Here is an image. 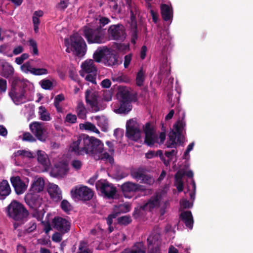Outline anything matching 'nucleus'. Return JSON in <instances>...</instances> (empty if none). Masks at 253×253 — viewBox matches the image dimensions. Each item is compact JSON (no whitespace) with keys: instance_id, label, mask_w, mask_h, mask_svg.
<instances>
[{"instance_id":"1","label":"nucleus","mask_w":253,"mask_h":253,"mask_svg":"<svg viewBox=\"0 0 253 253\" xmlns=\"http://www.w3.org/2000/svg\"><path fill=\"white\" fill-rule=\"evenodd\" d=\"M27 82L18 77L13 78L8 95L16 105L24 103L28 100L26 95Z\"/></svg>"},{"instance_id":"2","label":"nucleus","mask_w":253,"mask_h":253,"mask_svg":"<svg viewBox=\"0 0 253 253\" xmlns=\"http://www.w3.org/2000/svg\"><path fill=\"white\" fill-rule=\"evenodd\" d=\"M95 137H89L86 134H82L79 136L76 141H74L70 145V151L75 155H84L89 154L90 151H93L92 146Z\"/></svg>"},{"instance_id":"3","label":"nucleus","mask_w":253,"mask_h":253,"mask_svg":"<svg viewBox=\"0 0 253 253\" xmlns=\"http://www.w3.org/2000/svg\"><path fill=\"white\" fill-rule=\"evenodd\" d=\"M6 211L8 216L21 223H24L27 220L29 214L25 206L16 200H13L6 207Z\"/></svg>"},{"instance_id":"4","label":"nucleus","mask_w":253,"mask_h":253,"mask_svg":"<svg viewBox=\"0 0 253 253\" xmlns=\"http://www.w3.org/2000/svg\"><path fill=\"white\" fill-rule=\"evenodd\" d=\"M83 31V35L88 43H101L104 41L105 29L101 26H98L95 29L85 26Z\"/></svg>"},{"instance_id":"5","label":"nucleus","mask_w":253,"mask_h":253,"mask_svg":"<svg viewBox=\"0 0 253 253\" xmlns=\"http://www.w3.org/2000/svg\"><path fill=\"white\" fill-rule=\"evenodd\" d=\"M71 50L76 52L78 57L84 56L87 50V46L84 39L78 34H74L70 37Z\"/></svg>"},{"instance_id":"6","label":"nucleus","mask_w":253,"mask_h":253,"mask_svg":"<svg viewBox=\"0 0 253 253\" xmlns=\"http://www.w3.org/2000/svg\"><path fill=\"white\" fill-rule=\"evenodd\" d=\"M73 198L83 201L90 200L93 196V192L86 186H77L71 190Z\"/></svg>"},{"instance_id":"7","label":"nucleus","mask_w":253,"mask_h":253,"mask_svg":"<svg viewBox=\"0 0 253 253\" xmlns=\"http://www.w3.org/2000/svg\"><path fill=\"white\" fill-rule=\"evenodd\" d=\"M130 175L133 179L139 181L141 183L152 185L154 182V179L149 174L146 173V169L142 167L132 168L130 171Z\"/></svg>"},{"instance_id":"8","label":"nucleus","mask_w":253,"mask_h":253,"mask_svg":"<svg viewBox=\"0 0 253 253\" xmlns=\"http://www.w3.org/2000/svg\"><path fill=\"white\" fill-rule=\"evenodd\" d=\"M95 186L105 197L109 199L115 198L117 189L112 184L106 180H99L96 183Z\"/></svg>"},{"instance_id":"9","label":"nucleus","mask_w":253,"mask_h":253,"mask_svg":"<svg viewBox=\"0 0 253 253\" xmlns=\"http://www.w3.org/2000/svg\"><path fill=\"white\" fill-rule=\"evenodd\" d=\"M98 92L92 89H87L85 92V101L87 105H88L93 112H97L100 110L98 106Z\"/></svg>"},{"instance_id":"10","label":"nucleus","mask_w":253,"mask_h":253,"mask_svg":"<svg viewBox=\"0 0 253 253\" xmlns=\"http://www.w3.org/2000/svg\"><path fill=\"white\" fill-rule=\"evenodd\" d=\"M53 227L61 234L68 233L71 228V222L65 218L60 216H55L52 219Z\"/></svg>"},{"instance_id":"11","label":"nucleus","mask_w":253,"mask_h":253,"mask_svg":"<svg viewBox=\"0 0 253 253\" xmlns=\"http://www.w3.org/2000/svg\"><path fill=\"white\" fill-rule=\"evenodd\" d=\"M185 126V123L183 120H178L174 125L173 127L174 131L172 130L169 135V139L172 142H176L181 144L183 142L181 140L182 137V131L184 127Z\"/></svg>"},{"instance_id":"12","label":"nucleus","mask_w":253,"mask_h":253,"mask_svg":"<svg viewBox=\"0 0 253 253\" xmlns=\"http://www.w3.org/2000/svg\"><path fill=\"white\" fill-rule=\"evenodd\" d=\"M30 128L39 140L42 142L46 140L47 136L42 123L37 122H33L30 125Z\"/></svg>"},{"instance_id":"13","label":"nucleus","mask_w":253,"mask_h":253,"mask_svg":"<svg viewBox=\"0 0 253 253\" xmlns=\"http://www.w3.org/2000/svg\"><path fill=\"white\" fill-rule=\"evenodd\" d=\"M108 32L112 40L123 41L126 38L124 28L122 25H111Z\"/></svg>"},{"instance_id":"14","label":"nucleus","mask_w":253,"mask_h":253,"mask_svg":"<svg viewBox=\"0 0 253 253\" xmlns=\"http://www.w3.org/2000/svg\"><path fill=\"white\" fill-rule=\"evenodd\" d=\"M32 61H33V60H29L21 66L20 68L23 72L26 74L30 73L35 76H41L48 74V71L45 68L32 67L31 66Z\"/></svg>"},{"instance_id":"15","label":"nucleus","mask_w":253,"mask_h":253,"mask_svg":"<svg viewBox=\"0 0 253 253\" xmlns=\"http://www.w3.org/2000/svg\"><path fill=\"white\" fill-rule=\"evenodd\" d=\"M160 238L159 234L150 236L147 238L149 250L147 253H161L158 240Z\"/></svg>"},{"instance_id":"16","label":"nucleus","mask_w":253,"mask_h":253,"mask_svg":"<svg viewBox=\"0 0 253 253\" xmlns=\"http://www.w3.org/2000/svg\"><path fill=\"white\" fill-rule=\"evenodd\" d=\"M10 181L17 195H21L26 191L27 186L19 176L11 177L10 178Z\"/></svg>"},{"instance_id":"17","label":"nucleus","mask_w":253,"mask_h":253,"mask_svg":"<svg viewBox=\"0 0 253 253\" xmlns=\"http://www.w3.org/2000/svg\"><path fill=\"white\" fill-rule=\"evenodd\" d=\"M103 63L108 67L117 66L119 64L118 56L112 50L108 48Z\"/></svg>"},{"instance_id":"18","label":"nucleus","mask_w":253,"mask_h":253,"mask_svg":"<svg viewBox=\"0 0 253 253\" xmlns=\"http://www.w3.org/2000/svg\"><path fill=\"white\" fill-rule=\"evenodd\" d=\"M47 192L50 198L54 202H58L62 198V191L58 186L55 184H49Z\"/></svg>"},{"instance_id":"19","label":"nucleus","mask_w":253,"mask_h":253,"mask_svg":"<svg viewBox=\"0 0 253 253\" xmlns=\"http://www.w3.org/2000/svg\"><path fill=\"white\" fill-rule=\"evenodd\" d=\"M143 186L130 181H127L121 185L123 193L136 192L142 190Z\"/></svg>"},{"instance_id":"20","label":"nucleus","mask_w":253,"mask_h":253,"mask_svg":"<svg viewBox=\"0 0 253 253\" xmlns=\"http://www.w3.org/2000/svg\"><path fill=\"white\" fill-rule=\"evenodd\" d=\"M0 66L1 68L0 75L6 79L11 78L14 72V69L9 63L4 61L0 62Z\"/></svg>"},{"instance_id":"21","label":"nucleus","mask_w":253,"mask_h":253,"mask_svg":"<svg viewBox=\"0 0 253 253\" xmlns=\"http://www.w3.org/2000/svg\"><path fill=\"white\" fill-rule=\"evenodd\" d=\"M44 187V181L42 177H39L36 179L32 183L30 192L31 194H35L36 193L42 192Z\"/></svg>"},{"instance_id":"22","label":"nucleus","mask_w":253,"mask_h":253,"mask_svg":"<svg viewBox=\"0 0 253 253\" xmlns=\"http://www.w3.org/2000/svg\"><path fill=\"white\" fill-rule=\"evenodd\" d=\"M180 218L186 227L190 229L193 228L194 220L191 211H186L181 212L180 214Z\"/></svg>"},{"instance_id":"23","label":"nucleus","mask_w":253,"mask_h":253,"mask_svg":"<svg viewBox=\"0 0 253 253\" xmlns=\"http://www.w3.org/2000/svg\"><path fill=\"white\" fill-rule=\"evenodd\" d=\"M161 196L158 194L153 196L145 204L143 208H146L147 211H151L156 207H159L160 204Z\"/></svg>"},{"instance_id":"24","label":"nucleus","mask_w":253,"mask_h":253,"mask_svg":"<svg viewBox=\"0 0 253 253\" xmlns=\"http://www.w3.org/2000/svg\"><path fill=\"white\" fill-rule=\"evenodd\" d=\"M92 146V151L91 150L89 155L93 156L94 158L98 155L103 153L104 150V144L101 141L96 138H95Z\"/></svg>"},{"instance_id":"25","label":"nucleus","mask_w":253,"mask_h":253,"mask_svg":"<svg viewBox=\"0 0 253 253\" xmlns=\"http://www.w3.org/2000/svg\"><path fill=\"white\" fill-rule=\"evenodd\" d=\"M160 9L162 17L164 21H168L172 18L173 12L171 7L164 3L161 5Z\"/></svg>"},{"instance_id":"26","label":"nucleus","mask_w":253,"mask_h":253,"mask_svg":"<svg viewBox=\"0 0 253 253\" xmlns=\"http://www.w3.org/2000/svg\"><path fill=\"white\" fill-rule=\"evenodd\" d=\"M108 47L107 46H102L98 47L94 51L93 58V61L97 63H100L103 61L106 53L108 52Z\"/></svg>"},{"instance_id":"27","label":"nucleus","mask_w":253,"mask_h":253,"mask_svg":"<svg viewBox=\"0 0 253 253\" xmlns=\"http://www.w3.org/2000/svg\"><path fill=\"white\" fill-rule=\"evenodd\" d=\"M11 193L10 185L6 180H2L0 182V200H4Z\"/></svg>"},{"instance_id":"28","label":"nucleus","mask_w":253,"mask_h":253,"mask_svg":"<svg viewBox=\"0 0 253 253\" xmlns=\"http://www.w3.org/2000/svg\"><path fill=\"white\" fill-rule=\"evenodd\" d=\"M126 136L129 139L137 141L141 137V131L139 127L126 130Z\"/></svg>"},{"instance_id":"29","label":"nucleus","mask_w":253,"mask_h":253,"mask_svg":"<svg viewBox=\"0 0 253 253\" xmlns=\"http://www.w3.org/2000/svg\"><path fill=\"white\" fill-rule=\"evenodd\" d=\"M81 67L83 70L86 73L96 74L97 69L92 59L85 60L82 63Z\"/></svg>"},{"instance_id":"30","label":"nucleus","mask_w":253,"mask_h":253,"mask_svg":"<svg viewBox=\"0 0 253 253\" xmlns=\"http://www.w3.org/2000/svg\"><path fill=\"white\" fill-rule=\"evenodd\" d=\"M76 112L79 118L83 119L86 118V110L82 101H78L76 108Z\"/></svg>"},{"instance_id":"31","label":"nucleus","mask_w":253,"mask_h":253,"mask_svg":"<svg viewBox=\"0 0 253 253\" xmlns=\"http://www.w3.org/2000/svg\"><path fill=\"white\" fill-rule=\"evenodd\" d=\"M95 119L97 121V125L101 128L102 131H107L108 128V120L104 116H96Z\"/></svg>"},{"instance_id":"32","label":"nucleus","mask_w":253,"mask_h":253,"mask_svg":"<svg viewBox=\"0 0 253 253\" xmlns=\"http://www.w3.org/2000/svg\"><path fill=\"white\" fill-rule=\"evenodd\" d=\"M37 159L38 162L43 166H48L49 160L47 155L44 152L38 150L37 152Z\"/></svg>"},{"instance_id":"33","label":"nucleus","mask_w":253,"mask_h":253,"mask_svg":"<svg viewBox=\"0 0 253 253\" xmlns=\"http://www.w3.org/2000/svg\"><path fill=\"white\" fill-rule=\"evenodd\" d=\"M39 114L40 118L42 121H48L51 119L50 114L43 106H41L39 107Z\"/></svg>"},{"instance_id":"34","label":"nucleus","mask_w":253,"mask_h":253,"mask_svg":"<svg viewBox=\"0 0 253 253\" xmlns=\"http://www.w3.org/2000/svg\"><path fill=\"white\" fill-rule=\"evenodd\" d=\"M131 103L121 101L120 107L116 110L118 113H127L131 110Z\"/></svg>"},{"instance_id":"35","label":"nucleus","mask_w":253,"mask_h":253,"mask_svg":"<svg viewBox=\"0 0 253 253\" xmlns=\"http://www.w3.org/2000/svg\"><path fill=\"white\" fill-rule=\"evenodd\" d=\"M79 126L81 129H84L85 130H90L96 133H99V131L96 127L95 125L90 122H86L84 124H80Z\"/></svg>"},{"instance_id":"36","label":"nucleus","mask_w":253,"mask_h":253,"mask_svg":"<svg viewBox=\"0 0 253 253\" xmlns=\"http://www.w3.org/2000/svg\"><path fill=\"white\" fill-rule=\"evenodd\" d=\"M158 140L157 136L154 133L145 135L144 142L149 146H152L157 142Z\"/></svg>"},{"instance_id":"37","label":"nucleus","mask_w":253,"mask_h":253,"mask_svg":"<svg viewBox=\"0 0 253 253\" xmlns=\"http://www.w3.org/2000/svg\"><path fill=\"white\" fill-rule=\"evenodd\" d=\"M121 100L124 102H128L131 103L132 100V95L127 90H124L121 91Z\"/></svg>"},{"instance_id":"38","label":"nucleus","mask_w":253,"mask_h":253,"mask_svg":"<svg viewBox=\"0 0 253 253\" xmlns=\"http://www.w3.org/2000/svg\"><path fill=\"white\" fill-rule=\"evenodd\" d=\"M144 79V72L143 68H141L136 74V84L138 86H142L143 84Z\"/></svg>"},{"instance_id":"39","label":"nucleus","mask_w":253,"mask_h":253,"mask_svg":"<svg viewBox=\"0 0 253 253\" xmlns=\"http://www.w3.org/2000/svg\"><path fill=\"white\" fill-rule=\"evenodd\" d=\"M147 211L146 208H143V205L135 208L133 212V217L135 219H137L142 216L144 214V211Z\"/></svg>"},{"instance_id":"40","label":"nucleus","mask_w":253,"mask_h":253,"mask_svg":"<svg viewBox=\"0 0 253 253\" xmlns=\"http://www.w3.org/2000/svg\"><path fill=\"white\" fill-rule=\"evenodd\" d=\"M29 43L32 54L33 55H38L39 54V50L37 42L33 39H30L29 40Z\"/></svg>"},{"instance_id":"41","label":"nucleus","mask_w":253,"mask_h":253,"mask_svg":"<svg viewBox=\"0 0 253 253\" xmlns=\"http://www.w3.org/2000/svg\"><path fill=\"white\" fill-rule=\"evenodd\" d=\"M41 87L45 90H51L53 88L52 82L48 79H44L40 82Z\"/></svg>"},{"instance_id":"42","label":"nucleus","mask_w":253,"mask_h":253,"mask_svg":"<svg viewBox=\"0 0 253 253\" xmlns=\"http://www.w3.org/2000/svg\"><path fill=\"white\" fill-rule=\"evenodd\" d=\"M118 222L121 225H127L131 222V219L129 216H122L118 217L117 219Z\"/></svg>"},{"instance_id":"43","label":"nucleus","mask_w":253,"mask_h":253,"mask_svg":"<svg viewBox=\"0 0 253 253\" xmlns=\"http://www.w3.org/2000/svg\"><path fill=\"white\" fill-rule=\"evenodd\" d=\"M61 209L65 212H68L72 210V207L66 200L62 201L60 205Z\"/></svg>"},{"instance_id":"44","label":"nucleus","mask_w":253,"mask_h":253,"mask_svg":"<svg viewBox=\"0 0 253 253\" xmlns=\"http://www.w3.org/2000/svg\"><path fill=\"white\" fill-rule=\"evenodd\" d=\"M131 35V42L133 44H135L136 43V41L138 38L137 24L136 23L132 29Z\"/></svg>"},{"instance_id":"45","label":"nucleus","mask_w":253,"mask_h":253,"mask_svg":"<svg viewBox=\"0 0 253 253\" xmlns=\"http://www.w3.org/2000/svg\"><path fill=\"white\" fill-rule=\"evenodd\" d=\"M138 127V125L137 122L133 119H130L127 121L126 124V130L129 129L130 128H134Z\"/></svg>"},{"instance_id":"46","label":"nucleus","mask_w":253,"mask_h":253,"mask_svg":"<svg viewBox=\"0 0 253 253\" xmlns=\"http://www.w3.org/2000/svg\"><path fill=\"white\" fill-rule=\"evenodd\" d=\"M65 121L70 124H74L77 121V116L76 115L69 113L66 115Z\"/></svg>"},{"instance_id":"47","label":"nucleus","mask_w":253,"mask_h":253,"mask_svg":"<svg viewBox=\"0 0 253 253\" xmlns=\"http://www.w3.org/2000/svg\"><path fill=\"white\" fill-rule=\"evenodd\" d=\"M119 212H114L110 214L106 218L107 223L108 226L111 225L113 223V219L116 218L119 214Z\"/></svg>"},{"instance_id":"48","label":"nucleus","mask_w":253,"mask_h":253,"mask_svg":"<svg viewBox=\"0 0 253 253\" xmlns=\"http://www.w3.org/2000/svg\"><path fill=\"white\" fill-rule=\"evenodd\" d=\"M29 57V55L28 53H23L20 56L15 58V62L18 65H21Z\"/></svg>"},{"instance_id":"49","label":"nucleus","mask_w":253,"mask_h":253,"mask_svg":"<svg viewBox=\"0 0 253 253\" xmlns=\"http://www.w3.org/2000/svg\"><path fill=\"white\" fill-rule=\"evenodd\" d=\"M68 6V0H61L56 5V8L61 11H64Z\"/></svg>"},{"instance_id":"50","label":"nucleus","mask_w":253,"mask_h":253,"mask_svg":"<svg viewBox=\"0 0 253 253\" xmlns=\"http://www.w3.org/2000/svg\"><path fill=\"white\" fill-rule=\"evenodd\" d=\"M96 157H97L98 159L108 160L110 163L114 161L113 158L107 152L102 153L101 154L97 155Z\"/></svg>"},{"instance_id":"51","label":"nucleus","mask_w":253,"mask_h":253,"mask_svg":"<svg viewBox=\"0 0 253 253\" xmlns=\"http://www.w3.org/2000/svg\"><path fill=\"white\" fill-rule=\"evenodd\" d=\"M64 234H61L60 232H56L53 234L52 236V240L56 243H59L62 240V235Z\"/></svg>"},{"instance_id":"52","label":"nucleus","mask_w":253,"mask_h":253,"mask_svg":"<svg viewBox=\"0 0 253 253\" xmlns=\"http://www.w3.org/2000/svg\"><path fill=\"white\" fill-rule=\"evenodd\" d=\"M130 249L136 251H139L140 252H145V248L142 242H137L134 244Z\"/></svg>"},{"instance_id":"53","label":"nucleus","mask_w":253,"mask_h":253,"mask_svg":"<svg viewBox=\"0 0 253 253\" xmlns=\"http://www.w3.org/2000/svg\"><path fill=\"white\" fill-rule=\"evenodd\" d=\"M180 206L183 209H189L192 207L193 204L188 200L183 199L180 201Z\"/></svg>"},{"instance_id":"54","label":"nucleus","mask_w":253,"mask_h":253,"mask_svg":"<svg viewBox=\"0 0 253 253\" xmlns=\"http://www.w3.org/2000/svg\"><path fill=\"white\" fill-rule=\"evenodd\" d=\"M23 140L31 142L36 141V139L29 132H25L23 135Z\"/></svg>"},{"instance_id":"55","label":"nucleus","mask_w":253,"mask_h":253,"mask_svg":"<svg viewBox=\"0 0 253 253\" xmlns=\"http://www.w3.org/2000/svg\"><path fill=\"white\" fill-rule=\"evenodd\" d=\"M177 150L174 149H172L170 151H166L165 155L168 158L167 161H169L170 162L172 159L173 156H175L177 154Z\"/></svg>"},{"instance_id":"56","label":"nucleus","mask_w":253,"mask_h":253,"mask_svg":"<svg viewBox=\"0 0 253 253\" xmlns=\"http://www.w3.org/2000/svg\"><path fill=\"white\" fill-rule=\"evenodd\" d=\"M155 156H159L161 160L163 162L164 164L166 166H168L169 164V161H167L165 159V158L164 156L163 152L162 150H158L155 153Z\"/></svg>"},{"instance_id":"57","label":"nucleus","mask_w":253,"mask_h":253,"mask_svg":"<svg viewBox=\"0 0 253 253\" xmlns=\"http://www.w3.org/2000/svg\"><path fill=\"white\" fill-rule=\"evenodd\" d=\"M132 54L131 53L128 54L125 56L124 65L125 68L128 67L132 59Z\"/></svg>"},{"instance_id":"58","label":"nucleus","mask_w":253,"mask_h":253,"mask_svg":"<svg viewBox=\"0 0 253 253\" xmlns=\"http://www.w3.org/2000/svg\"><path fill=\"white\" fill-rule=\"evenodd\" d=\"M144 131L145 135L150 134L154 133L153 129L151 127L150 123H147L144 127Z\"/></svg>"},{"instance_id":"59","label":"nucleus","mask_w":253,"mask_h":253,"mask_svg":"<svg viewBox=\"0 0 253 253\" xmlns=\"http://www.w3.org/2000/svg\"><path fill=\"white\" fill-rule=\"evenodd\" d=\"M72 167L76 170L80 169L82 166V163L78 160H74L71 163Z\"/></svg>"},{"instance_id":"60","label":"nucleus","mask_w":253,"mask_h":253,"mask_svg":"<svg viewBox=\"0 0 253 253\" xmlns=\"http://www.w3.org/2000/svg\"><path fill=\"white\" fill-rule=\"evenodd\" d=\"M7 89V82L5 80L0 78V91L5 92Z\"/></svg>"},{"instance_id":"61","label":"nucleus","mask_w":253,"mask_h":253,"mask_svg":"<svg viewBox=\"0 0 253 253\" xmlns=\"http://www.w3.org/2000/svg\"><path fill=\"white\" fill-rule=\"evenodd\" d=\"M175 185L178 192H181L183 190V183L182 180H175Z\"/></svg>"},{"instance_id":"62","label":"nucleus","mask_w":253,"mask_h":253,"mask_svg":"<svg viewBox=\"0 0 253 253\" xmlns=\"http://www.w3.org/2000/svg\"><path fill=\"white\" fill-rule=\"evenodd\" d=\"M30 226L26 229V231L28 233H31L36 230L37 228V224L35 221H32L29 223Z\"/></svg>"},{"instance_id":"63","label":"nucleus","mask_w":253,"mask_h":253,"mask_svg":"<svg viewBox=\"0 0 253 253\" xmlns=\"http://www.w3.org/2000/svg\"><path fill=\"white\" fill-rule=\"evenodd\" d=\"M86 77H85V80L87 81H89L93 84H96V75L95 74L94 75L90 74L89 73H88Z\"/></svg>"},{"instance_id":"64","label":"nucleus","mask_w":253,"mask_h":253,"mask_svg":"<svg viewBox=\"0 0 253 253\" xmlns=\"http://www.w3.org/2000/svg\"><path fill=\"white\" fill-rule=\"evenodd\" d=\"M33 217H35L38 221H40L42 218L41 216V213L37 209H34L33 213H32Z\"/></svg>"}]
</instances>
